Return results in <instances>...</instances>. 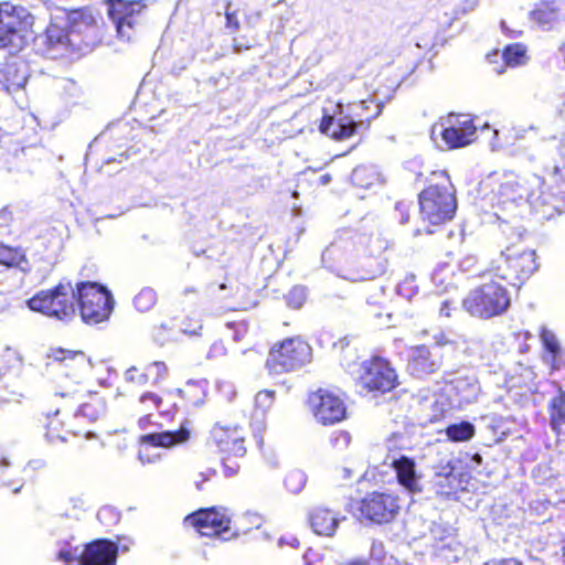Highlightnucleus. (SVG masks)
<instances>
[{
    "label": "nucleus",
    "instance_id": "2",
    "mask_svg": "<svg viewBox=\"0 0 565 565\" xmlns=\"http://www.w3.org/2000/svg\"><path fill=\"white\" fill-rule=\"evenodd\" d=\"M536 269L534 250L510 246L492 259L488 274L515 286L523 284Z\"/></svg>",
    "mask_w": 565,
    "mask_h": 565
},
{
    "label": "nucleus",
    "instance_id": "49",
    "mask_svg": "<svg viewBox=\"0 0 565 565\" xmlns=\"http://www.w3.org/2000/svg\"><path fill=\"white\" fill-rule=\"evenodd\" d=\"M199 477H200V479L195 480V486L198 489H201V483L204 482L205 480H207V478L204 477V475H202V473Z\"/></svg>",
    "mask_w": 565,
    "mask_h": 565
},
{
    "label": "nucleus",
    "instance_id": "24",
    "mask_svg": "<svg viewBox=\"0 0 565 565\" xmlns=\"http://www.w3.org/2000/svg\"><path fill=\"white\" fill-rule=\"evenodd\" d=\"M455 390L463 404L476 402L480 394V385L475 379H458L455 383Z\"/></svg>",
    "mask_w": 565,
    "mask_h": 565
},
{
    "label": "nucleus",
    "instance_id": "21",
    "mask_svg": "<svg viewBox=\"0 0 565 565\" xmlns=\"http://www.w3.org/2000/svg\"><path fill=\"white\" fill-rule=\"evenodd\" d=\"M310 526L317 535L321 536H333L339 523L340 518L331 510L317 507L309 515Z\"/></svg>",
    "mask_w": 565,
    "mask_h": 565
},
{
    "label": "nucleus",
    "instance_id": "28",
    "mask_svg": "<svg viewBox=\"0 0 565 565\" xmlns=\"http://www.w3.org/2000/svg\"><path fill=\"white\" fill-rule=\"evenodd\" d=\"M0 264L7 267H20L24 269L23 264H26V259L21 249L0 243Z\"/></svg>",
    "mask_w": 565,
    "mask_h": 565
},
{
    "label": "nucleus",
    "instance_id": "43",
    "mask_svg": "<svg viewBox=\"0 0 565 565\" xmlns=\"http://www.w3.org/2000/svg\"><path fill=\"white\" fill-rule=\"evenodd\" d=\"M337 478L343 481L350 480L353 477V471L350 468H339L337 469Z\"/></svg>",
    "mask_w": 565,
    "mask_h": 565
},
{
    "label": "nucleus",
    "instance_id": "9",
    "mask_svg": "<svg viewBox=\"0 0 565 565\" xmlns=\"http://www.w3.org/2000/svg\"><path fill=\"white\" fill-rule=\"evenodd\" d=\"M440 136L448 149L465 147L473 140L476 126L468 117L449 115L443 122L431 128V137Z\"/></svg>",
    "mask_w": 565,
    "mask_h": 565
},
{
    "label": "nucleus",
    "instance_id": "39",
    "mask_svg": "<svg viewBox=\"0 0 565 565\" xmlns=\"http://www.w3.org/2000/svg\"><path fill=\"white\" fill-rule=\"evenodd\" d=\"M161 402V398L154 393H145L139 398V403L142 405L145 412L159 408Z\"/></svg>",
    "mask_w": 565,
    "mask_h": 565
},
{
    "label": "nucleus",
    "instance_id": "23",
    "mask_svg": "<svg viewBox=\"0 0 565 565\" xmlns=\"http://www.w3.org/2000/svg\"><path fill=\"white\" fill-rule=\"evenodd\" d=\"M540 339L546 352L544 360L552 366V369H559V361L563 350L555 332L547 327H542Z\"/></svg>",
    "mask_w": 565,
    "mask_h": 565
},
{
    "label": "nucleus",
    "instance_id": "45",
    "mask_svg": "<svg viewBox=\"0 0 565 565\" xmlns=\"http://www.w3.org/2000/svg\"><path fill=\"white\" fill-rule=\"evenodd\" d=\"M3 358H6L8 361H14L18 364H21V356L19 352L14 350L7 349Z\"/></svg>",
    "mask_w": 565,
    "mask_h": 565
},
{
    "label": "nucleus",
    "instance_id": "57",
    "mask_svg": "<svg viewBox=\"0 0 565 565\" xmlns=\"http://www.w3.org/2000/svg\"><path fill=\"white\" fill-rule=\"evenodd\" d=\"M298 544H299L298 540H297V539H292V543H291V545H292V546H296V545H298Z\"/></svg>",
    "mask_w": 565,
    "mask_h": 565
},
{
    "label": "nucleus",
    "instance_id": "51",
    "mask_svg": "<svg viewBox=\"0 0 565 565\" xmlns=\"http://www.w3.org/2000/svg\"><path fill=\"white\" fill-rule=\"evenodd\" d=\"M43 465H44V463H43V461H41V460L31 461V462L29 463V466H34V468H41V467H43Z\"/></svg>",
    "mask_w": 565,
    "mask_h": 565
},
{
    "label": "nucleus",
    "instance_id": "10",
    "mask_svg": "<svg viewBox=\"0 0 565 565\" xmlns=\"http://www.w3.org/2000/svg\"><path fill=\"white\" fill-rule=\"evenodd\" d=\"M47 358L56 362L60 373L71 383L79 386L93 369L90 359L79 350L51 349Z\"/></svg>",
    "mask_w": 565,
    "mask_h": 565
},
{
    "label": "nucleus",
    "instance_id": "41",
    "mask_svg": "<svg viewBox=\"0 0 565 565\" xmlns=\"http://www.w3.org/2000/svg\"><path fill=\"white\" fill-rule=\"evenodd\" d=\"M127 382L145 385L148 382V374L140 372L137 367H130L125 373Z\"/></svg>",
    "mask_w": 565,
    "mask_h": 565
},
{
    "label": "nucleus",
    "instance_id": "40",
    "mask_svg": "<svg viewBox=\"0 0 565 565\" xmlns=\"http://www.w3.org/2000/svg\"><path fill=\"white\" fill-rule=\"evenodd\" d=\"M351 435L348 431H338L331 439L332 447L337 450H344L351 444Z\"/></svg>",
    "mask_w": 565,
    "mask_h": 565
},
{
    "label": "nucleus",
    "instance_id": "5",
    "mask_svg": "<svg viewBox=\"0 0 565 565\" xmlns=\"http://www.w3.org/2000/svg\"><path fill=\"white\" fill-rule=\"evenodd\" d=\"M76 299L83 321L87 324H97L107 320L113 311L110 294L96 282L76 284Z\"/></svg>",
    "mask_w": 565,
    "mask_h": 565
},
{
    "label": "nucleus",
    "instance_id": "36",
    "mask_svg": "<svg viewBox=\"0 0 565 565\" xmlns=\"http://www.w3.org/2000/svg\"><path fill=\"white\" fill-rule=\"evenodd\" d=\"M373 179H375L374 173L366 167H358L352 172L353 182L362 188L370 186L373 183Z\"/></svg>",
    "mask_w": 565,
    "mask_h": 565
},
{
    "label": "nucleus",
    "instance_id": "11",
    "mask_svg": "<svg viewBox=\"0 0 565 565\" xmlns=\"http://www.w3.org/2000/svg\"><path fill=\"white\" fill-rule=\"evenodd\" d=\"M146 4L141 1L114 0L108 8V14L116 25L117 34L124 40H131L134 26L139 22V18Z\"/></svg>",
    "mask_w": 565,
    "mask_h": 565
},
{
    "label": "nucleus",
    "instance_id": "25",
    "mask_svg": "<svg viewBox=\"0 0 565 565\" xmlns=\"http://www.w3.org/2000/svg\"><path fill=\"white\" fill-rule=\"evenodd\" d=\"M551 424L553 430L558 436L565 437V393L561 392L559 395L552 401Z\"/></svg>",
    "mask_w": 565,
    "mask_h": 565
},
{
    "label": "nucleus",
    "instance_id": "29",
    "mask_svg": "<svg viewBox=\"0 0 565 565\" xmlns=\"http://www.w3.org/2000/svg\"><path fill=\"white\" fill-rule=\"evenodd\" d=\"M446 436L451 441H468L475 436V426L468 422L450 425L446 428Z\"/></svg>",
    "mask_w": 565,
    "mask_h": 565
},
{
    "label": "nucleus",
    "instance_id": "35",
    "mask_svg": "<svg viewBox=\"0 0 565 565\" xmlns=\"http://www.w3.org/2000/svg\"><path fill=\"white\" fill-rule=\"evenodd\" d=\"M46 38L51 45H66L70 42L68 34L65 30L55 23L47 26Z\"/></svg>",
    "mask_w": 565,
    "mask_h": 565
},
{
    "label": "nucleus",
    "instance_id": "53",
    "mask_svg": "<svg viewBox=\"0 0 565 565\" xmlns=\"http://www.w3.org/2000/svg\"><path fill=\"white\" fill-rule=\"evenodd\" d=\"M436 342L438 345H445L447 343V341H444V337L436 338Z\"/></svg>",
    "mask_w": 565,
    "mask_h": 565
},
{
    "label": "nucleus",
    "instance_id": "37",
    "mask_svg": "<svg viewBox=\"0 0 565 565\" xmlns=\"http://www.w3.org/2000/svg\"><path fill=\"white\" fill-rule=\"evenodd\" d=\"M307 292L303 287H294L287 295L288 306L294 309H299L306 301Z\"/></svg>",
    "mask_w": 565,
    "mask_h": 565
},
{
    "label": "nucleus",
    "instance_id": "42",
    "mask_svg": "<svg viewBox=\"0 0 565 565\" xmlns=\"http://www.w3.org/2000/svg\"><path fill=\"white\" fill-rule=\"evenodd\" d=\"M225 15H226V28L233 29L234 31H236L239 28V22H238V19L236 17L235 12L230 11V4L227 6Z\"/></svg>",
    "mask_w": 565,
    "mask_h": 565
},
{
    "label": "nucleus",
    "instance_id": "16",
    "mask_svg": "<svg viewBox=\"0 0 565 565\" xmlns=\"http://www.w3.org/2000/svg\"><path fill=\"white\" fill-rule=\"evenodd\" d=\"M399 510L397 498L392 494L372 493L362 500L360 511L369 520L376 523L388 522Z\"/></svg>",
    "mask_w": 565,
    "mask_h": 565
},
{
    "label": "nucleus",
    "instance_id": "18",
    "mask_svg": "<svg viewBox=\"0 0 565 565\" xmlns=\"http://www.w3.org/2000/svg\"><path fill=\"white\" fill-rule=\"evenodd\" d=\"M364 126L363 120L355 121L350 116H326L321 121L320 130L333 139L344 140L352 137L359 128Z\"/></svg>",
    "mask_w": 565,
    "mask_h": 565
},
{
    "label": "nucleus",
    "instance_id": "38",
    "mask_svg": "<svg viewBox=\"0 0 565 565\" xmlns=\"http://www.w3.org/2000/svg\"><path fill=\"white\" fill-rule=\"evenodd\" d=\"M57 559L66 565H70L75 561L81 562V552L78 551V547L64 545L57 553Z\"/></svg>",
    "mask_w": 565,
    "mask_h": 565
},
{
    "label": "nucleus",
    "instance_id": "59",
    "mask_svg": "<svg viewBox=\"0 0 565 565\" xmlns=\"http://www.w3.org/2000/svg\"><path fill=\"white\" fill-rule=\"evenodd\" d=\"M303 558H305V561L307 562V565H309V562L307 561V559H308V555H307V554H306V555H303Z\"/></svg>",
    "mask_w": 565,
    "mask_h": 565
},
{
    "label": "nucleus",
    "instance_id": "6",
    "mask_svg": "<svg viewBox=\"0 0 565 565\" xmlns=\"http://www.w3.org/2000/svg\"><path fill=\"white\" fill-rule=\"evenodd\" d=\"M33 17L22 7L0 4V45L19 47L31 35Z\"/></svg>",
    "mask_w": 565,
    "mask_h": 565
},
{
    "label": "nucleus",
    "instance_id": "3",
    "mask_svg": "<svg viewBox=\"0 0 565 565\" xmlns=\"http://www.w3.org/2000/svg\"><path fill=\"white\" fill-rule=\"evenodd\" d=\"M510 306L508 290L490 279L472 289L463 300L465 309L479 318H492L507 311Z\"/></svg>",
    "mask_w": 565,
    "mask_h": 565
},
{
    "label": "nucleus",
    "instance_id": "4",
    "mask_svg": "<svg viewBox=\"0 0 565 565\" xmlns=\"http://www.w3.org/2000/svg\"><path fill=\"white\" fill-rule=\"evenodd\" d=\"M76 286L60 282L55 288L36 294L28 301L31 310L58 320H68L75 316Z\"/></svg>",
    "mask_w": 565,
    "mask_h": 565
},
{
    "label": "nucleus",
    "instance_id": "48",
    "mask_svg": "<svg viewBox=\"0 0 565 565\" xmlns=\"http://www.w3.org/2000/svg\"><path fill=\"white\" fill-rule=\"evenodd\" d=\"M150 424H151V414H147L146 416H143L139 419V426L142 429H146L148 427V425H150Z\"/></svg>",
    "mask_w": 565,
    "mask_h": 565
},
{
    "label": "nucleus",
    "instance_id": "20",
    "mask_svg": "<svg viewBox=\"0 0 565 565\" xmlns=\"http://www.w3.org/2000/svg\"><path fill=\"white\" fill-rule=\"evenodd\" d=\"M391 466L396 472L399 484L406 490L412 493H416L422 490L419 486L420 476L416 472L414 459L406 456H399L397 458L393 457Z\"/></svg>",
    "mask_w": 565,
    "mask_h": 565
},
{
    "label": "nucleus",
    "instance_id": "13",
    "mask_svg": "<svg viewBox=\"0 0 565 565\" xmlns=\"http://www.w3.org/2000/svg\"><path fill=\"white\" fill-rule=\"evenodd\" d=\"M359 380L369 391L387 392L395 387L396 373L383 359H373L362 364Z\"/></svg>",
    "mask_w": 565,
    "mask_h": 565
},
{
    "label": "nucleus",
    "instance_id": "17",
    "mask_svg": "<svg viewBox=\"0 0 565 565\" xmlns=\"http://www.w3.org/2000/svg\"><path fill=\"white\" fill-rule=\"evenodd\" d=\"M118 547L106 540H97L81 552V565H116Z\"/></svg>",
    "mask_w": 565,
    "mask_h": 565
},
{
    "label": "nucleus",
    "instance_id": "27",
    "mask_svg": "<svg viewBox=\"0 0 565 565\" xmlns=\"http://www.w3.org/2000/svg\"><path fill=\"white\" fill-rule=\"evenodd\" d=\"M68 21L74 32H83L85 29L95 25L97 19L90 9H83L73 11L68 17Z\"/></svg>",
    "mask_w": 565,
    "mask_h": 565
},
{
    "label": "nucleus",
    "instance_id": "30",
    "mask_svg": "<svg viewBox=\"0 0 565 565\" xmlns=\"http://www.w3.org/2000/svg\"><path fill=\"white\" fill-rule=\"evenodd\" d=\"M503 58L509 66H520L527 62L526 47L516 43L505 47Z\"/></svg>",
    "mask_w": 565,
    "mask_h": 565
},
{
    "label": "nucleus",
    "instance_id": "56",
    "mask_svg": "<svg viewBox=\"0 0 565 565\" xmlns=\"http://www.w3.org/2000/svg\"><path fill=\"white\" fill-rule=\"evenodd\" d=\"M440 312H441L443 315H445V316H449V311H448V310H446V308H445V307H444V308H441Z\"/></svg>",
    "mask_w": 565,
    "mask_h": 565
},
{
    "label": "nucleus",
    "instance_id": "19",
    "mask_svg": "<svg viewBox=\"0 0 565 565\" xmlns=\"http://www.w3.org/2000/svg\"><path fill=\"white\" fill-rule=\"evenodd\" d=\"M211 436L215 445L221 451L227 452L235 457L245 454L244 439L236 428H228L216 425L211 431Z\"/></svg>",
    "mask_w": 565,
    "mask_h": 565
},
{
    "label": "nucleus",
    "instance_id": "44",
    "mask_svg": "<svg viewBox=\"0 0 565 565\" xmlns=\"http://www.w3.org/2000/svg\"><path fill=\"white\" fill-rule=\"evenodd\" d=\"M553 174L559 177V179L565 182V156L562 160V163L555 164L553 167Z\"/></svg>",
    "mask_w": 565,
    "mask_h": 565
},
{
    "label": "nucleus",
    "instance_id": "55",
    "mask_svg": "<svg viewBox=\"0 0 565 565\" xmlns=\"http://www.w3.org/2000/svg\"><path fill=\"white\" fill-rule=\"evenodd\" d=\"M321 182H322L323 184H327V183L329 182V175H323V177H321Z\"/></svg>",
    "mask_w": 565,
    "mask_h": 565
},
{
    "label": "nucleus",
    "instance_id": "62",
    "mask_svg": "<svg viewBox=\"0 0 565 565\" xmlns=\"http://www.w3.org/2000/svg\"><path fill=\"white\" fill-rule=\"evenodd\" d=\"M19 490H20V487L15 488V489L13 490V492H14V493H17V492H19Z\"/></svg>",
    "mask_w": 565,
    "mask_h": 565
},
{
    "label": "nucleus",
    "instance_id": "26",
    "mask_svg": "<svg viewBox=\"0 0 565 565\" xmlns=\"http://www.w3.org/2000/svg\"><path fill=\"white\" fill-rule=\"evenodd\" d=\"M274 404V392L260 391L255 396V413L253 416L254 425H263V417Z\"/></svg>",
    "mask_w": 565,
    "mask_h": 565
},
{
    "label": "nucleus",
    "instance_id": "32",
    "mask_svg": "<svg viewBox=\"0 0 565 565\" xmlns=\"http://www.w3.org/2000/svg\"><path fill=\"white\" fill-rule=\"evenodd\" d=\"M49 422L46 424V436L50 438L51 441L66 440V435H64V426L65 423L63 419L60 418V411H56L52 416H47Z\"/></svg>",
    "mask_w": 565,
    "mask_h": 565
},
{
    "label": "nucleus",
    "instance_id": "1",
    "mask_svg": "<svg viewBox=\"0 0 565 565\" xmlns=\"http://www.w3.org/2000/svg\"><path fill=\"white\" fill-rule=\"evenodd\" d=\"M484 185L492 189L493 196L499 205L508 206L526 201L536 207L545 203L544 181L536 174L521 178L511 171L494 172L487 178Z\"/></svg>",
    "mask_w": 565,
    "mask_h": 565
},
{
    "label": "nucleus",
    "instance_id": "31",
    "mask_svg": "<svg viewBox=\"0 0 565 565\" xmlns=\"http://www.w3.org/2000/svg\"><path fill=\"white\" fill-rule=\"evenodd\" d=\"M105 412V403L104 401L96 396L92 395L89 402L84 403L81 406V415L94 422L98 419Z\"/></svg>",
    "mask_w": 565,
    "mask_h": 565
},
{
    "label": "nucleus",
    "instance_id": "12",
    "mask_svg": "<svg viewBox=\"0 0 565 565\" xmlns=\"http://www.w3.org/2000/svg\"><path fill=\"white\" fill-rule=\"evenodd\" d=\"M315 418L322 425H332L345 418L343 399L326 390H319L310 396Z\"/></svg>",
    "mask_w": 565,
    "mask_h": 565
},
{
    "label": "nucleus",
    "instance_id": "46",
    "mask_svg": "<svg viewBox=\"0 0 565 565\" xmlns=\"http://www.w3.org/2000/svg\"><path fill=\"white\" fill-rule=\"evenodd\" d=\"M148 370L149 371L156 370L157 375L160 377V376L164 375V373L167 371V367H166V365L163 363L154 362L152 365L149 366Z\"/></svg>",
    "mask_w": 565,
    "mask_h": 565
},
{
    "label": "nucleus",
    "instance_id": "15",
    "mask_svg": "<svg viewBox=\"0 0 565 565\" xmlns=\"http://www.w3.org/2000/svg\"><path fill=\"white\" fill-rule=\"evenodd\" d=\"M184 523L194 527L201 535L221 536L230 531L231 520L223 511L205 509L188 515Z\"/></svg>",
    "mask_w": 565,
    "mask_h": 565
},
{
    "label": "nucleus",
    "instance_id": "61",
    "mask_svg": "<svg viewBox=\"0 0 565 565\" xmlns=\"http://www.w3.org/2000/svg\"><path fill=\"white\" fill-rule=\"evenodd\" d=\"M185 332H190V333H192V334H195V333H196V331H195V330H193V331H188V330H185Z\"/></svg>",
    "mask_w": 565,
    "mask_h": 565
},
{
    "label": "nucleus",
    "instance_id": "14",
    "mask_svg": "<svg viewBox=\"0 0 565 565\" xmlns=\"http://www.w3.org/2000/svg\"><path fill=\"white\" fill-rule=\"evenodd\" d=\"M190 438V430L181 427L178 431H154L140 437L139 460L141 463H151L159 459V455L150 454L152 447L170 448L183 444Z\"/></svg>",
    "mask_w": 565,
    "mask_h": 565
},
{
    "label": "nucleus",
    "instance_id": "58",
    "mask_svg": "<svg viewBox=\"0 0 565 565\" xmlns=\"http://www.w3.org/2000/svg\"><path fill=\"white\" fill-rule=\"evenodd\" d=\"M239 328H241L243 331H245V329H246L244 323H239Z\"/></svg>",
    "mask_w": 565,
    "mask_h": 565
},
{
    "label": "nucleus",
    "instance_id": "47",
    "mask_svg": "<svg viewBox=\"0 0 565 565\" xmlns=\"http://www.w3.org/2000/svg\"><path fill=\"white\" fill-rule=\"evenodd\" d=\"M444 476H445V479L449 483L450 490H452L455 488V486L452 483L457 481V477L454 475L452 469H450L449 471L445 472Z\"/></svg>",
    "mask_w": 565,
    "mask_h": 565
},
{
    "label": "nucleus",
    "instance_id": "52",
    "mask_svg": "<svg viewBox=\"0 0 565 565\" xmlns=\"http://www.w3.org/2000/svg\"><path fill=\"white\" fill-rule=\"evenodd\" d=\"M78 391L77 390H74L72 392H61L58 393L62 397H65V396H68V395H74L76 394Z\"/></svg>",
    "mask_w": 565,
    "mask_h": 565
},
{
    "label": "nucleus",
    "instance_id": "54",
    "mask_svg": "<svg viewBox=\"0 0 565 565\" xmlns=\"http://www.w3.org/2000/svg\"><path fill=\"white\" fill-rule=\"evenodd\" d=\"M234 49H235L236 52H241L243 50V46L237 44V42L235 41L234 42Z\"/></svg>",
    "mask_w": 565,
    "mask_h": 565
},
{
    "label": "nucleus",
    "instance_id": "7",
    "mask_svg": "<svg viewBox=\"0 0 565 565\" xmlns=\"http://www.w3.org/2000/svg\"><path fill=\"white\" fill-rule=\"evenodd\" d=\"M311 348L300 338L286 339L273 347L266 365L273 373L280 374L303 366L310 361Z\"/></svg>",
    "mask_w": 565,
    "mask_h": 565
},
{
    "label": "nucleus",
    "instance_id": "34",
    "mask_svg": "<svg viewBox=\"0 0 565 565\" xmlns=\"http://www.w3.org/2000/svg\"><path fill=\"white\" fill-rule=\"evenodd\" d=\"M306 482V473L298 469L290 470L285 477V486L292 493L300 492L305 488Z\"/></svg>",
    "mask_w": 565,
    "mask_h": 565
},
{
    "label": "nucleus",
    "instance_id": "22",
    "mask_svg": "<svg viewBox=\"0 0 565 565\" xmlns=\"http://www.w3.org/2000/svg\"><path fill=\"white\" fill-rule=\"evenodd\" d=\"M439 367L440 361L437 359H431L430 353L426 347L420 345L412 349L408 369L416 376L434 373Z\"/></svg>",
    "mask_w": 565,
    "mask_h": 565
},
{
    "label": "nucleus",
    "instance_id": "60",
    "mask_svg": "<svg viewBox=\"0 0 565 565\" xmlns=\"http://www.w3.org/2000/svg\"><path fill=\"white\" fill-rule=\"evenodd\" d=\"M292 196H294V198H297V196H298V192H296V191H295V192L292 193Z\"/></svg>",
    "mask_w": 565,
    "mask_h": 565
},
{
    "label": "nucleus",
    "instance_id": "33",
    "mask_svg": "<svg viewBox=\"0 0 565 565\" xmlns=\"http://www.w3.org/2000/svg\"><path fill=\"white\" fill-rule=\"evenodd\" d=\"M157 302V294L152 288H142L134 299L137 310L143 312L150 310Z\"/></svg>",
    "mask_w": 565,
    "mask_h": 565
},
{
    "label": "nucleus",
    "instance_id": "50",
    "mask_svg": "<svg viewBox=\"0 0 565 565\" xmlns=\"http://www.w3.org/2000/svg\"><path fill=\"white\" fill-rule=\"evenodd\" d=\"M9 466H10V462H9V460L7 458H1L0 459V470L2 468H8Z\"/></svg>",
    "mask_w": 565,
    "mask_h": 565
},
{
    "label": "nucleus",
    "instance_id": "8",
    "mask_svg": "<svg viewBox=\"0 0 565 565\" xmlns=\"http://www.w3.org/2000/svg\"><path fill=\"white\" fill-rule=\"evenodd\" d=\"M419 205L423 218L434 225L451 220L457 209L454 193L439 185L425 189L419 195Z\"/></svg>",
    "mask_w": 565,
    "mask_h": 565
}]
</instances>
